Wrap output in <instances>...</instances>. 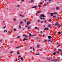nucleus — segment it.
Wrapping results in <instances>:
<instances>
[{"mask_svg":"<svg viewBox=\"0 0 62 62\" xmlns=\"http://www.w3.org/2000/svg\"><path fill=\"white\" fill-rule=\"evenodd\" d=\"M10 54H12L13 53V51H11L10 52Z\"/></svg>","mask_w":62,"mask_h":62,"instance_id":"37998d69","label":"nucleus"},{"mask_svg":"<svg viewBox=\"0 0 62 62\" xmlns=\"http://www.w3.org/2000/svg\"><path fill=\"white\" fill-rule=\"evenodd\" d=\"M17 54H20V53L19 52H17Z\"/></svg>","mask_w":62,"mask_h":62,"instance_id":"ea45409f","label":"nucleus"},{"mask_svg":"<svg viewBox=\"0 0 62 62\" xmlns=\"http://www.w3.org/2000/svg\"><path fill=\"white\" fill-rule=\"evenodd\" d=\"M20 59H21L22 60V61L23 62V58L22 57H21L20 58Z\"/></svg>","mask_w":62,"mask_h":62,"instance_id":"1a4fd4ad","label":"nucleus"},{"mask_svg":"<svg viewBox=\"0 0 62 62\" xmlns=\"http://www.w3.org/2000/svg\"><path fill=\"white\" fill-rule=\"evenodd\" d=\"M49 28H46L44 29V30H48Z\"/></svg>","mask_w":62,"mask_h":62,"instance_id":"6e6552de","label":"nucleus"},{"mask_svg":"<svg viewBox=\"0 0 62 62\" xmlns=\"http://www.w3.org/2000/svg\"><path fill=\"white\" fill-rule=\"evenodd\" d=\"M38 14H37V13H36V16H38Z\"/></svg>","mask_w":62,"mask_h":62,"instance_id":"680f3d73","label":"nucleus"},{"mask_svg":"<svg viewBox=\"0 0 62 62\" xmlns=\"http://www.w3.org/2000/svg\"><path fill=\"white\" fill-rule=\"evenodd\" d=\"M16 48V49H19L20 48V47H17Z\"/></svg>","mask_w":62,"mask_h":62,"instance_id":"393cba45","label":"nucleus"},{"mask_svg":"<svg viewBox=\"0 0 62 62\" xmlns=\"http://www.w3.org/2000/svg\"><path fill=\"white\" fill-rule=\"evenodd\" d=\"M56 52H54L53 53V55H55L56 54Z\"/></svg>","mask_w":62,"mask_h":62,"instance_id":"f3484780","label":"nucleus"},{"mask_svg":"<svg viewBox=\"0 0 62 62\" xmlns=\"http://www.w3.org/2000/svg\"><path fill=\"white\" fill-rule=\"evenodd\" d=\"M48 38L49 39H52V36H48Z\"/></svg>","mask_w":62,"mask_h":62,"instance_id":"39448f33","label":"nucleus"},{"mask_svg":"<svg viewBox=\"0 0 62 62\" xmlns=\"http://www.w3.org/2000/svg\"><path fill=\"white\" fill-rule=\"evenodd\" d=\"M4 32H7V31H6V30H4Z\"/></svg>","mask_w":62,"mask_h":62,"instance_id":"4c0bfd02","label":"nucleus"},{"mask_svg":"<svg viewBox=\"0 0 62 62\" xmlns=\"http://www.w3.org/2000/svg\"><path fill=\"white\" fill-rule=\"evenodd\" d=\"M31 23V22H30V21L27 22V25H28V24H30Z\"/></svg>","mask_w":62,"mask_h":62,"instance_id":"0eeeda50","label":"nucleus"},{"mask_svg":"<svg viewBox=\"0 0 62 62\" xmlns=\"http://www.w3.org/2000/svg\"><path fill=\"white\" fill-rule=\"evenodd\" d=\"M31 2H34V0H31Z\"/></svg>","mask_w":62,"mask_h":62,"instance_id":"58836bf2","label":"nucleus"},{"mask_svg":"<svg viewBox=\"0 0 62 62\" xmlns=\"http://www.w3.org/2000/svg\"><path fill=\"white\" fill-rule=\"evenodd\" d=\"M19 28H21V26L20 25L19 26Z\"/></svg>","mask_w":62,"mask_h":62,"instance_id":"f704fd0d","label":"nucleus"},{"mask_svg":"<svg viewBox=\"0 0 62 62\" xmlns=\"http://www.w3.org/2000/svg\"><path fill=\"white\" fill-rule=\"evenodd\" d=\"M51 1V0H49V2H50Z\"/></svg>","mask_w":62,"mask_h":62,"instance_id":"052dcab7","label":"nucleus"},{"mask_svg":"<svg viewBox=\"0 0 62 62\" xmlns=\"http://www.w3.org/2000/svg\"><path fill=\"white\" fill-rule=\"evenodd\" d=\"M23 21H22L20 22L19 24L20 25H21L22 24H23Z\"/></svg>","mask_w":62,"mask_h":62,"instance_id":"7ed1b4c3","label":"nucleus"},{"mask_svg":"<svg viewBox=\"0 0 62 62\" xmlns=\"http://www.w3.org/2000/svg\"><path fill=\"white\" fill-rule=\"evenodd\" d=\"M40 17H45V16H44V14H41V15L40 16Z\"/></svg>","mask_w":62,"mask_h":62,"instance_id":"20e7f679","label":"nucleus"},{"mask_svg":"<svg viewBox=\"0 0 62 62\" xmlns=\"http://www.w3.org/2000/svg\"><path fill=\"white\" fill-rule=\"evenodd\" d=\"M25 37H26V38H27L28 37V36L27 35H25Z\"/></svg>","mask_w":62,"mask_h":62,"instance_id":"a211bd4d","label":"nucleus"},{"mask_svg":"<svg viewBox=\"0 0 62 62\" xmlns=\"http://www.w3.org/2000/svg\"><path fill=\"white\" fill-rule=\"evenodd\" d=\"M43 2H44V1H43V2H41L40 4H42V3H43Z\"/></svg>","mask_w":62,"mask_h":62,"instance_id":"a19ab883","label":"nucleus"},{"mask_svg":"<svg viewBox=\"0 0 62 62\" xmlns=\"http://www.w3.org/2000/svg\"><path fill=\"white\" fill-rule=\"evenodd\" d=\"M16 59V61H18V60H17V59H16H16Z\"/></svg>","mask_w":62,"mask_h":62,"instance_id":"0e129e2a","label":"nucleus"},{"mask_svg":"<svg viewBox=\"0 0 62 62\" xmlns=\"http://www.w3.org/2000/svg\"><path fill=\"white\" fill-rule=\"evenodd\" d=\"M55 25L56 26H58L59 28H60V25L58 23H55Z\"/></svg>","mask_w":62,"mask_h":62,"instance_id":"f03ea898","label":"nucleus"},{"mask_svg":"<svg viewBox=\"0 0 62 62\" xmlns=\"http://www.w3.org/2000/svg\"><path fill=\"white\" fill-rule=\"evenodd\" d=\"M58 34H59V35H60L61 34V32L60 31H59L58 32Z\"/></svg>","mask_w":62,"mask_h":62,"instance_id":"6ab92c4d","label":"nucleus"},{"mask_svg":"<svg viewBox=\"0 0 62 62\" xmlns=\"http://www.w3.org/2000/svg\"><path fill=\"white\" fill-rule=\"evenodd\" d=\"M44 36H45V35H43L42 36L43 37Z\"/></svg>","mask_w":62,"mask_h":62,"instance_id":"4d7b16f0","label":"nucleus"},{"mask_svg":"<svg viewBox=\"0 0 62 62\" xmlns=\"http://www.w3.org/2000/svg\"><path fill=\"white\" fill-rule=\"evenodd\" d=\"M28 26V25H26L25 26V27H27V26Z\"/></svg>","mask_w":62,"mask_h":62,"instance_id":"09e8293b","label":"nucleus"},{"mask_svg":"<svg viewBox=\"0 0 62 62\" xmlns=\"http://www.w3.org/2000/svg\"><path fill=\"white\" fill-rule=\"evenodd\" d=\"M37 8V6H34L33 7H31V8Z\"/></svg>","mask_w":62,"mask_h":62,"instance_id":"9b49d317","label":"nucleus"},{"mask_svg":"<svg viewBox=\"0 0 62 62\" xmlns=\"http://www.w3.org/2000/svg\"><path fill=\"white\" fill-rule=\"evenodd\" d=\"M33 51H35V49H34V47L33 48Z\"/></svg>","mask_w":62,"mask_h":62,"instance_id":"79ce46f5","label":"nucleus"},{"mask_svg":"<svg viewBox=\"0 0 62 62\" xmlns=\"http://www.w3.org/2000/svg\"><path fill=\"white\" fill-rule=\"evenodd\" d=\"M52 58H47V60H51V61H59V60H57V59H54V60H52Z\"/></svg>","mask_w":62,"mask_h":62,"instance_id":"f257e3e1","label":"nucleus"},{"mask_svg":"<svg viewBox=\"0 0 62 62\" xmlns=\"http://www.w3.org/2000/svg\"><path fill=\"white\" fill-rule=\"evenodd\" d=\"M14 31H16V29H14Z\"/></svg>","mask_w":62,"mask_h":62,"instance_id":"c756f323","label":"nucleus"},{"mask_svg":"<svg viewBox=\"0 0 62 62\" xmlns=\"http://www.w3.org/2000/svg\"><path fill=\"white\" fill-rule=\"evenodd\" d=\"M53 14L55 15L58 14L56 12H54L53 13Z\"/></svg>","mask_w":62,"mask_h":62,"instance_id":"2eb2a0df","label":"nucleus"},{"mask_svg":"<svg viewBox=\"0 0 62 62\" xmlns=\"http://www.w3.org/2000/svg\"><path fill=\"white\" fill-rule=\"evenodd\" d=\"M37 27H35V29H37Z\"/></svg>","mask_w":62,"mask_h":62,"instance_id":"5fc2aeb1","label":"nucleus"},{"mask_svg":"<svg viewBox=\"0 0 62 62\" xmlns=\"http://www.w3.org/2000/svg\"><path fill=\"white\" fill-rule=\"evenodd\" d=\"M38 7H41V5H39L38 6Z\"/></svg>","mask_w":62,"mask_h":62,"instance_id":"c9c22d12","label":"nucleus"},{"mask_svg":"<svg viewBox=\"0 0 62 62\" xmlns=\"http://www.w3.org/2000/svg\"><path fill=\"white\" fill-rule=\"evenodd\" d=\"M2 39H1L0 40V42H2Z\"/></svg>","mask_w":62,"mask_h":62,"instance_id":"de8ad7c7","label":"nucleus"},{"mask_svg":"<svg viewBox=\"0 0 62 62\" xmlns=\"http://www.w3.org/2000/svg\"><path fill=\"white\" fill-rule=\"evenodd\" d=\"M49 22H51L52 21V20L51 19H49L48 21Z\"/></svg>","mask_w":62,"mask_h":62,"instance_id":"aec40b11","label":"nucleus"},{"mask_svg":"<svg viewBox=\"0 0 62 62\" xmlns=\"http://www.w3.org/2000/svg\"><path fill=\"white\" fill-rule=\"evenodd\" d=\"M51 40H51V39H49L48 40V42H50V41H51Z\"/></svg>","mask_w":62,"mask_h":62,"instance_id":"b1692460","label":"nucleus"},{"mask_svg":"<svg viewBox=\"0 0 62 62\" xmlns=\"http://www.w3.org/2000/svg\"><path fill=\"white\" fill-rule=\"evenodd\" d=\"M39 45H37V48H39Z\"/></svg>","mask_w":62,"mask_h":62,"instance_id":"473e14b6","label":"nucleus"},{"mask_svg":"<svg viewBox=\"0 0 62 62\" xmlns=\"http://www.w3.org/2000/svg\"><path fill=\"white\" fill-rule=\"evenodd\" d=\"M29 37H32L33 36V35H31V34L30 33H29Z\"/></svg>","mask_w":62,"mask_h":62,"instance_id":"4468645a","label":"nucleus"},{"mask_svg":"<svg viewBox=\"0 0 62 62\" xmlns=\"http://www.w3.org/2000/svg\"><path fill=\"white\" fill-rule=\"evenodd\" d=\"M40 21V20H38V23Z\"/></svg>","mask_w":62,"mask_h":62,"instance_id":"7c9ffc66","label":"nucleus"},{"mask_svg":"<svg viewBox=\"0 0 62 62\" xmlns=\"http://www.w3.org/2000/svg\"><path fill=\"white\" fill-rule=\"evenodd\" d=\"M40 33H43V32H42V31H41L40 32Z\"/></svg>","mask_w":62,"mask_h":62,"instance_id":"13d9d810","label":"nucleus"},{"mask_svg":"<svg viewBox=\"0 0 62 62\" xmlns=\"http://www.w3.org/2000/svg\"><path fill=\"white\" fill-rule=\"evenodd\" d=\"M24 22H26V19H25L24 20Z\"/></svg>","mask_w":62,"mask_h":62,"instance_id":"72a5a7b5","label":"nucleus"},{"mask_svg":"<svg viewBox=\"0 0 62 62\" xmlns=\"http://www.w3.org/2000/svg\"><path fill=\"white\" fill-rule=\"evenodd\" d=\"M24 37L25 36V35H23V37H24Z\"/></svg>","mask_w":62,"mask_h":62,"instance_id":"bf43d9fd","label":"nucleus"},{"mask_svg":"<svg viewBox=\"0 0 62 62\" xmlns=\"http://www.w3.org/2000/svg\"><path fill=\"white\" fill-rule=\"evenodd\" d=\"M57 20H58V19L57 18L56 20V21H57Z\"/></svg>","mask_w":62,"mask_h":62,"instance_id":"603ef678","label":"nucleus"},{"mask_svg":"<svg viewBox=\"0 0 62 62\" xmlns=\"http://www.w3.org/2000/svg\"><path fill=\"white\" fill-rule=\"evenodd\" d=\"M36 39H39V38L38 37H36Z\"/></svg>","mask_w":62,"mask_h":62,"instance_id":"a18cd8bd","label":"nucleus"},{"mask_svg":"<svg viewBox=\"0 0 62 62\" xmlns=\"http://www.w3.org/2000/svg\"><path fill=\"white\" fill-rule=\"evenodd\" d=\"M31 53H33V52L32 51H31Z\"/></svg>","mask_w":62,"mask_h":62,"instance_id":"69168bd1","label":"nucleus"},{"mask_svg":"<svg viewBox=\"0 0 62 62\" xmlns=\"http://www.w3.org/2000/svg\"><path fill=\"white\" fill-rule=\"evenodd\" d=\"M14 21H16V19H15V18H14Z\"/></svg>","mask_w":62,"mask_h":62,"instance_id":"49530a36","label":"nucleus"},{"mask_svg":"<svg viewBox=\"0 0 62 62\" xmlns=\"http://www.w3.org/2000/svg\"><path fill=\"white\" fill-rule=\"evenodd\" d=\"M40 18L41 20H42V18L41 17H40Z\"/></svg>","mask_w":62,"mask_h":62,"instance_id":"6e6d98bb","label":"nucleus"},{"mask_svg":"<svg viewBox=\"0 0 62 62\" xmlns=\"http://www.w3.org/2000/svg\"><path fill=\"white\" fill-rule=\"evenodd\" d=\"M20 16H22V15L20 14L19 15Z\"/></svg>","mask_w":62,"mask_h":62,"instance_id":"338daca9","label":"nucleus"},{"mask_svg":"<svg viewBox=\"0 0 62 62\" xmlns=\"http://www.w3.org/2000/svg\"><path fill=\"white\" fill-rule=\"evenodd\" d=\"M56 9H57V10H58V9H59V8H58V7H56Z\"/></svg>","mask_w":62,"mask_h":62,"instance_id":"5701e85b","label":"nucleus"},{"mask_svg":"<svg viewBox=\"0 0 62 62\" xmlns=\"http://www.w3.org/2000/svg\"><path fill=\"white\" fill-rule=\"evenodd\" d=\"M60 45H59L58 46H57V48H58V47H59V46H60Z\"/></svg>","mask_w":62,"mask_h":62,"instance_id":"cd10ccee","label":"nucleus"},{"mask_svg":"<svg viewBox=\"0 0 62 62\" xmlns=\"http://www.w3.org/2000/svg\"><path fill=\"white\" fill-rule=\"evenodd\" d=\"M18 57H20L21 56H18Z\"/></svg>","mask_w":62,"mask_h":62,"instance_id":"e2e57ef3","label":"nucleus"},{"mask_svg":"<svg viewBox=\"0 0 62 62\" xmlns=\"http://www.w3.org/2000/svg\"><path fill=\"white\" fill-rule=\"evenodd\" d=\"M53 18H56V16H53Z\"/></svg>","mask_w":62,"mask_h":62,"instance_id":"412c9836","label":"nucleus"},{"mask_svg":"<svg viewBox=\"0 0 62 62\" xmlns=\"http://www.w3.org/2000/svg\"><path fill=\"white\" fill-rule=\"evenodd\" d=\"M57 54H59V52L58 51V52H57Z\"/></svg>","mask_w":62,"mask_h":62,"instance_id":"8fccbe9b","label":"nucleus"},{"mask_svg":"<svg viewBox=\"0 0 62 62\" xmlns=\"http://www.w3.org/2000/svg\"><path fill=\"white\" fill-rule=\"evenodd\" d=\"M24 17V15L23 16H21V17Z\"/></svg>","mask_w":62,"mask_h":62,"instance_id":"c03bdc74","label":"nucleus"},{"mask_svg":"<svg viewBox=\"0 0 62 62\" xmlns=\"http://www.w3.org/2000/svg\"><path fill=\"white\" fill-rule=\"evenodd\" d=\"M17 7L18 8H19V7H20V6L19 5H17Z\"/></svg>","mask_w":62,"mask_h":62,"instance_id":"3c124183","label":"nucleus"},{"mask_svg":"<svg viewBox=\"0 0 62 62\" xmlns=\"http://www.w3.org/2000/svg\"><path fill=\"white\" fill-rule=\"evenodd\" d=\"M20 38V36H18L17 37V38Z\"/></svg>","mask_w":62,"mask_h":62,"instance_id":"c85d7f7f","label":"nucleus"},{"mask_svg":"<svg viewBox=\"0 0 62 62\" xmlns=\"http://www.w3.org/2000/svg\"><path fill=\"white\" fill-rule=\"evenodd\" d=\"M41 12V11H39L38 12H37L36 13H37V14H38V13H40Z\"/></svg>","mask_w":62,"mask_h":62,"instance_id":"ddd939ff","label":"nucleus"},{"mask_svg":"<svg viewBox=\"0 0 62 62\" xmlns=\"http://www.w3.org/2000/svg\"><path fill=\"white\" fill-rule=\"evenodd\" d=\"M23 41H25V40H27V39L26 38H24L23 39Z\"/></svg>","mask_w":62,"mask_h":62,"instance_id":"9d476101","label":"nucleus"},{"mask_svg":"<svg viewBox=\"0 0 62 62\" xmlns=\"http://www.w3.org/2000/svg\"><path fill=\"white\" fill-rule=\"evenodd\" d=\"M51 24H49V25H48L47 26L48 27H51Z\"/></svg>","mask_w":62,"mask_h":62,"instance_id":"423d86ee","label":"nucleus"},{"mask_svg":"<svg viewBox=\"0 0 62 62\" xmlns=\"http://www.w3.org/2000/svg\"><path fill=\"white\" fill-rule=\"evenodd\" d=\"M50 14H51V16H53V13H50Z\"/></svg>","mask_w":62,"mask_h":62,"instance_id":"4be33fe9","label":"nucleus"},{"mask_svg":"<svg viewBox=\"0 0 62 62\" xmlns=\"http://www.w3.org/2000/svg\"><path fill=\"white\" fill-rule=\"evenodd\" d=\"M52 9H53V10H54V9H55V8H52Z\"/></svg>","mask_w":62,"mask_h":62,"instance_id":"e433bc0d","label":"nucleus"},{"mask_svg":"<svg viewBox=\"0 0 62 62\" xmlns=\"http://www.w3.org/2000/svg\"><path fill=\"white\" fill-rule=\"evenodd\" d=\"M35 55H39V53H38V54H35Z\"/></svg>","mask_w":62,"mask_h":62,"instance_id":"bb28decb","label":"nucleus"},{"mask_svg":"<svg viewBox=\"0 0 62 62\" xmlns=\"http://www.w3.org/2000/svg\"><path fill=\"white\" fill-rule=\"evenodd\" d=\"M47 41V40H45V41Z\"/></svg>","mask_w":62,"mask_h":62,"instance_id":"774afa93","label":"nucleus"},{"mask_svg":"<svg viewBox=\"0 0 62 62\" xmlns=\"http://www.w3.org/2000/svg\"><path fill=\"white\" fill-rule=\"evenodd\" d=\"M41 23H43V21H41Z\"/></svg>","mask_w":62,"mask_h":62,"instance_id":"864d4df0","label":"nucleus"},{"mask_svg":"<svg viewBox=\"0 0 62 62\" xmlns=\"http://www.w3.org/2000/svg\"><path fill=\"white\" fill-rule=\"evenodd\" d=\"M58 51H60V52H62V50L60 49H58Z\"/></svg>","mask_w":62,"mask_h":62,"instance_id":"dca6fc26","label":"nucleus"},{"mask_svg":"<svg viewBox=\"0 0 62 62\" xmlns=\"http://www.w3.org/2000/svg\"><path fill=\"white\" fill-rule=\"evenodd\" d=\"M30 28H31V27H30L29 26L28 27V29H30Z\"/></svg>","mask_w":62,"mask_h":62,"instance_id":"2f4dec72","label":"nucleus"},{"mask_svg":"<svg viewBox=\"0 0 62 62\" xmlns=\"http://www.w3.org/2000/svg\"><path fill=\"white\" fill-rule=\"evenodd\" d=\"M41 12V11H39L38 12H37L36 13H37V14H38V13H40Z\"/></svg>","mask_w":62,"mask_h":62,"instance_id":"f8f14e48","label":"nucleus"},{"mask_svg":"<svg viewBox=\"0 0 62 62\" xmlns=\"http://www.w3.org/2000/svg\"><path fill=\"white\" fill-rule=\"evenodd\" d=\"M46 22H47V21H46V20H45L44 21V22L45 23H46Z\"/></svg>","mask_w":62,"mask_h":62,"instance_id":"a878e982","label":"nucleus"}]
</instances>
